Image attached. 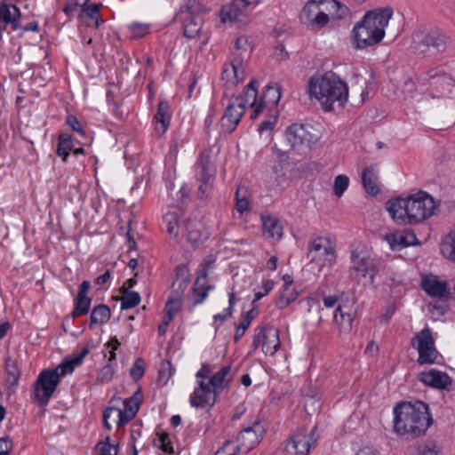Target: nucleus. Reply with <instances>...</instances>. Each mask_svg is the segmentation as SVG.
<instances>
[{"mask_svg": "<svg viewBox=\"0 0 455 455\" xmlns=\"http://www.w3.org/2000/svg\"><path fill=\"white\" fill-rule=\"evenodd\" d=\"M316 427L310 431L306 427L297 428L290 436L285 448L284 455H308L310 449L317 441L315 436Z\"/></svg>", "mask_w": 455, "mask_h": 455, "instance_id": "9b49d317", "label": "nucleus"}, {"mask_svg": "<svg viewBox=\"0 0 455 455\" xmlns=\"http://www.w3.org/2000/svg\"><path fill=\"white\" fill-rule=\"evenodd\" d=\"M281 95V89L276 84H267L251 115V118L255 119L259 115L276 111Z\"/></svg>", "mask_w": 455, "mask_h": 455, "instance_id": "2eb2a0df", "label": "nucleus"}, {"mask_svg": "<svg viewBox=\"0 0 455 455\" xmlns=\"http://www.w3.org/2000/svg\"><path fill=\"white\" fill-rule=\"evenodd\" d=\"M418 379L425 386L447 390L452 384V379L443 371L436 369H430L419 373Z\"/></svg>", "mask_w": 455, "mask_h": 455, "instance_id": "6ab92c4d", "label": "nucleus"}, {"mask_svg": "<svg viewBox=\"0 0 455 455\" xmlns=\"http://www.w3.org/2000/svg\"><path fill=\"white\" fill-rule=\"evenodd\" d=\"M310 99L320 101L325 111L333 110L334 103L344 107L348 99L347 84L333 71H327L321 76H313L307 85Z\"/></svg>", "mask_w": 455, "mask_h": 455, "instance_id": "7ed1b4c3", "label": "nucleus"}, {"mask_svg": "<svg viewBox=\"0 0 455 455\" xmlns=\"http://www.w3.org/2000/svg\"><path fill=\"white\" fill-rule=\"evenodd\" d=\"M411 49L415 54L436 60L448 56L452 49V38L437 28L417 31L412 36Z\"/></svg>", "mask_w": 455, "mask_h": 455, "instance_id": "39448f33", "label": "nucleus"}, {"mask_svg": "<svg viewBox=\"0 0 455 455\" xmlns=\"http://www.w3.org/2000/svg\"><path fill=\"white\" fill-rule=\"evenodd\" d=\"M102 7V4H92L84 9H82V12L90 19L97 18L98 15H100V9Z\"/></svg>", "mask_w": 455, "mask_h": 455, "instance_id": "69168bd1", "label": "nucleus"}, {"mask_svg": "<svg viewBox=\"0 0 455 455\" xmlns=\"http://www.w3.org/2000/svg\"><path fill=\"white\" fill-rule=\"evenodd\" d=\"M20 16V10L15 4H8L4 1L0 3V20L10 22L13 17Z\"/></svg>", "mask_w": 455, "mask_h": 455, "instance_id": "49530a36", "label": "nucleus"}, {"mask_svg": "<svg viewBox=\"0 0 455 455\" xmlns=\"http://www.w3.org/2000/svg\"><path fill=\"white\" fill-rule=\"evenodd\" d=\"M230 371V364L224 365L206 381L212 387L215 395H220L225 388L228 387L229 380L227 379V376Z\"/></svg>", "mask_w": 455, "mask_h": 455, "instance_id": "7c9ffc66", "label": "nucleus"}, {"mask_svg": "<svg viewBox=\"0 0 455 455\" xmlns=\"http://www.w3.org/2000/svg\"><path fill=\"white\" fill-rule=\"evenodd\" d=\"M235 49L234 52H236L241 56L242 53H239V51L251 52L252 50L251 38L247 36H240L236 38L235 42Z\"/></svg>", "mask_w": 455, "mask_h": 455, "instance_id": "6e6d98bb", "label": "nucleus"}, {"mask_svg": "<svg viewBox=\"0 0 455 455\" xmlns=\"http://www.w3.org/2000/svg\"><path fill=\"white\" fill-rule=\"evenodd\" d=\"M244 113V106L233 100L230 101L220 120V132L221 134H231L236 129Z\"/></svg>", "mask_w": 455, "mask_h": 455, "instance_id": "dca6fc26", "label": "nucleus"}, {"mask_svg": "<svg viewBox=\"0 0 455 455\" xmlns=\"http://www.w3.org/2000/svg\"><path fill=\"white\" fill-rule=\"evenodd\" d=\"M257 333L254 334L252 343H251V353H254L260 345H262V341L268 338L267 328L265 326H259L257 328Z\"/></svg>", "mask_w": 455, "mask_h": 455, "instance_id": "13d9d810", "label": "nucleus"}, {"mask_svg": "<svg viewBox=\"0 0 455 455\" xmlns=\"http://www.w3.org/2000/svg\"><path fill=\"white\" fill-rule=\"evenodd\" d=\"M258 85L259 83L256 79H251L250 83L244 87L243 92L240 97L235 98L234 102H238L244 106V110L248 107L255 108L258 104Z\"/></svg>", "mask_w": 455, "mask_h": 455, "instance_id": "c756f323", "label": "nucleus"}, {"mask_svg": "<svg viewBox=\"0 0 455 455\" xmlns=\"http://www.w3.org/2000/svg\"><path fill=\"white\" fill-rule=\"evenodd\" d=\"M320 3L315 0H309L299 13V20L302 23L309 24L317 12H319Z\"/></svg>", "mask_w": 455, "mask_h": 455, "instance_id": "79ce46f5", "label": "nucleus"}, {"mask_svg": "<svg viewBox=\"0 0 455 455\" xmlns=\"http://www.w3.org/2000/svg\"><path fill=\"white\" fill-rule=\"evenodd\" d=\"M263 235L266 238L280 240L283 234L281 221L272 215H261Z\"/></svg>", "mask_w": 455, "mask_h": 455, "instance_id": "cd10ccee", "label": "nucleus"}, {"mask_svg": "<svg viewBox=\"0 0 455 455\" xmlns=\"http://www.w3.org/2000/svg\"><path fill=\"white\" fill-rule=\"evenodd\" d=\"M268 338L262 341L265 355H273L280 348L279 331L274 328L267 330Z\"/></svg>", "mask_w": 455, "mask_h": 455, "instance_id": "e433bc0d", "label": "nucleus"}, {"mask_svg": "<svg viewBox=\"0 0 455 455\" xmlns=\"http://www.w3.org/2000/svg\"><path fill=\"white\" fill-rule=\"evenodd\" d=\"M268 114L270 115V118L263 121L258 127V132L260 134H263L266 132L273 131L277 123V111Z\"/></svg>", "mask_w": 455, "mask_h": 455, "instance_id": "bf43d9fd", "label": "nucleus"}, {"mask_svg": "<svg viewBox=\"0 0 455 455\" xmlns=\"http://www.w3.org/2000/svg\"><path fill=\"white\" fill-rule=\"evenodd\" d=\"M159 441L161 443V449L163 451L167 453L173 452V447L167 433H162L159 436Z\"/></svg>", "mask_w": 455, "mask_h": 455, "instance_id": "774afa93", "label": "nucleus"}, {"mask_svg": "<svg viewBox=\"0 0 455 455\" xmlns=\"http://www.w3.org/2000/svg\"><path fill=\"white\" fill-rule=\"evenodd\" d=\"M411 345L418 351L417 363L419 365L439 363L438 359L442 356L435 347L432 331L428 327L419 331L411 339Z\"/></svg>", "mask_w": 455, "mask_h": 455, "instance_id": "0eeeda50", "label": "nucleus"}, {"mask_svg": "<svg viewBox=\"0 0 455 455\" xmlns=\"http://www.w3.org/2000/svg\"><path fill=\"white\" fill-rule=\"evenodd\" d=\"M349 185V179L346 175H338L334 180V192L337 196H341Z\"/></svg>", "mask_w": 455, "mask_h": 455, "instance_id": "4d7b16f0", "label": "nucleus"}, {"mask_svg": "<svg viewBox=\"0 0 455 455\" xmlns=\"http://www.w3.org/2000/svg\"><path fill=\"white\" fill-rule=\"evenodd\" d=\"M97 448L100 449V455H117L118 453V443H111L108 435L104 441H100L97 443Z\"/></svg>", "mask_w": 455, "mask_h": 455, "instance_id": "3c124183", "label": "nucleus"}, {"mask_svg": "<svg viewBox=\"0 0 455 455\" xmlns=\"http://www.w3.org/2000/svg\"><path fill=\"white\" fill-rule=\"evenodd\" d=\"M196 198L206 204L212 197L214 189V180L199 181Z\"/></svg>", "mask_w": 455, "mask_h": 455, "instance_id": "de8ad7c7", "label": "nucleus"}, {"mask_svg": "<svg viewBox=\"0 0 455 455\" xmlns=\"http://www.w3.org/2000/svg\"><path fill=\"white\" fill-rule=\"evenodd\" d=\"M187 241L192 246H198L206 241L209 237L208 232L204 229L202 222L188 219L186 222Z\"/></svg>", "mask_w": 455, "mask_h": 455, "instance_id": "a878e982", "label": "nucleus"}, {"mask_svg": "<svg viewBox=\"0 0 455 455\" xmlns=\"http://www.w3.org/2000/svg\"><path fill=\"white\" fill-rule=\"evenodd\" d=\"M12 450V439L8 436L0 438V455H10Z\"/></svg>", "mask_w": 455, "mask_h": 455, "instance_id": "338daca9", "label": "nucleus"}, {"mask_svg": "<svg viewBox=\"0 0 455 455\" xmlns=\"http://www.w3.org/2000/svg\"><path fill=\"white\" fill-rule=\"evenodd\" d=\"M274 286H275V283L272 280H270V279L263 280L262 281V291H259L254 293V301H258V300L261 299L264 296L268 294L274 289Z\"/></svg>", "mask_w": 455, "mask_h": 455, "instance_id": "e2e57ef3", "label": "nucleus"}, {"mask_svg": "<svg viewBox=\"0 0 455 455\" xmlns=\"http://www.w3.org/2000/svg\"><path fill=\"white\" fill-rule=\"evenodd\" d=\"M74 144L72 136L67 132H62L58 138L56 154L61 157L64 163L68 162L69 153L73 150Z\"/></svg>", "mask_w": 455, "mask_h": 455, "instance_id": "f704fd0d", "label": "nucleus"}, {"mask_svg": "<svg viewBox=\"0 0 455 455\" xmlns=\"http://www.w3.org/2000/svg\"><path fill=\"white\" fill-rule=\"evenodd\" d=\"M142 401V394L139 389L132 396L124 401V411H128L132 416H136L140 410V406Z\"/></svg>", "mask_w": 455, "mask_h": 455, "instance_id": "a18cd8bd", "label": "nucleus"}, {"mask_svg": "<svg viewBox=\"0 0 455 455\" xmlns=\"http://www.w3.org/2000/svg\"><path fill=\"white\" fill-rule=\"evenodd\" d=\"M109 415H115L117 418L116 421L117 427L124 426L135 417L132 416L130 413H128V411L124 410H121L116 407H108L103 411V425L108 430L112 428L111 424L109 423Z\"/></svg>", "mask_w": 455, "mask_h": 455, "instance_id": "2f4dec72", "label": "nucleus"}, {"mask_svg": "<svg viewBox=\"0 0 455 455\" xmlns=\"http://www.w3.org/2000/svg\"><path fill=\"white\" fill-rule=\"evenodd\" d=\"M116 371V365L106 363L97 374V380L100 383H108L112 380Z\"/></svg>", "mask_w": 455, "mask_h": 455, "instance_id": "603ef678", "label": "nucleus"}, {"mask_svg": "<svg viewBox=\"0 0 455 455\" xmlns=\"http://www.w3.org/2000/svg\"><path fill=\"white\" fill-rule=\"evenodd\" d=\"M329 22V16L323 12H317L308 25L315 28H323Z\"/></svg>", "mask_w": 455, "mask_h": 455, "instance_id": "0e129e2a", "label": "nucleus"}, {"mask_svg": "<svg viewBox=\"0 0 455 455\" xmlns=\"http://www.w3.org/2000/svg\"><path fill=\"white\" fill-rule=\"evenodd\" d=\"M190 283V273L188 265L180 264L174 268V279L166 306H175L174 312L180 307V301Z\"/></svg>", "mask_w": 455, "mask_h": 455, "instance_id": "ddd939ff", "label": "nucleus"}, {"mask_svg": "<svg viewBox=\"0 0 455 455\" xmlns=\"http://www.w3.org/2000/svg\"><path fill=\"white\" fill-rule=\"evenodd\" d=\"M208 276L207 270L204 269L201 275L196 278L194 286L192 287L191 293L193 297L192 304L193 306H197L202 304L205 299L208 297V294L206 293V291L202 290V287H197L199 284L200 279L204 278L206 279Z\"/></svg>", "mask_w": 455, "mask_h": 455, "instance_id": "c03bdc74", "label": "nucleus"}, {"mask_svg": "<svg viewBox=\"0 0 455 455\" xmlns=\"http://www.w3.org/2000/svg\"><path fill=\"white\" fill-rule=\"evenodd\" d=\"M175 370L172 367V363L168 360H164L162 362L160 369L158 371L157 380L162 385H167L169 379L173 375Z\"/></svg>", "mask_w": 455, "mask_h": 455, "instance_id": "09e8293b", "label": "nucleus"}, {"mask_svg": "<svg viewBox=\"0 0 455 455\" xmlns=\"http://www.w3.org/2000/svg\"><path fill=\"white\" fill-rule=\"evenodd\" d=\"M163 225L166 232L176 238L179 235V216L174 212H169L163 217Z\"/></svg>", "mask_w": 455, "mask_h": 455, "instance_id": "a19ab883", "label": "nucleus"}, {"mask_svg": "<svg viewBox=\"0 0 455 455\" xmlns=\"http://www.w3.org/2000/svg\"><path fill=\"white\" fill-rule=\"evenodd\" d=\"M4 369L7 373V383L11 387L18 386L21 375L20 367L17 360L7 357L4 362Z\"/></svg>", "mask_w": 455, "mask_h": 455, "instance_id": "c9c22d12", "label": "nucleus"}, {"mask_svg": "<svg viewBox=\"0 0 455 455\" xmlns=\"http://www.w3.org/2000/svg\"><path fill=\"white\" fill-rule=\"evenodd\" d=\"M426 90L430 92L434 98H440L451 92L454 86L452 76L447 73L441 66L427 69L419 77Z\"/></svg>", "mask_w": 455, "mask_h": 455, "instance_id": "423d86ee", "label": "nucleus"}, {"mask_svg": "<svg viewBox=\"0 0 455 455\" xmlns=\"http://www.w3.org/2000/svg\"><path fill=\"white\" fill-rule=\"evenodd\" d=\"M245 78V66L242 56L232 52L230 60L222 68L221 79L229 87L236 86Z\"/></svg>", "mask_w": 455, "mask_h": 455, "instance_id": "4468645a", "label": "nucleus"}, {"mask_svg": "<svg viewBox=\"0 0 455 455\" xmlns=\"http://www.w3.org/2000/svg\"><path fill=\"white\" fill-rule=\"evenodd\" d=\"M60 381L59 375L52 370L42 371L33 384L31 399L36 401L40 406H46Z\"/></svg>", "mask_w": 455, "mask_h": 455, "instance_id": "6e6552de", "label": "nucleus"}, {"mask_svg": "<svg viewBox=\"0 0 455 455\" xmlns=\"http://www.w3.org/2000/svg\"><path fill=\"white\" fill-rule=\"evenodd\" d=\"M172 113L170 105L167 100H160L157 105L156 113L154 116L153 123L155 124V131L159 135H164L171 124Z\"/></svg>", "mask_w": 455, "mask_h": 455, "instance_id": "393cba45", "label": "nucleus"}, {"mask_svg": "<svg viewBox=\"0 0 455 455\" xmlns=\"http://www.w3.org/2000/svg\"><path fill=\"white\" fill-rule=\"evenodd\" d=\"M195 177L197 181L214 180L215 169L211 162L208 150L201 152L195 164Z\"/></svg>", "mask_w": 455, "mask_h": 455, "instance_id": "5701e85b", "label": "nucleus"}, {"mask_svg": "<svg viewBox=\"0 0 455 455\" xmlns=\"http://www.w3.org/2000/svg\"><path fill=\"white\" fill-rule=\"evenodd\" d=\"M219 395H215L212 387L204 380H197V386L189 397V403L194 408L212 407Z\"/></svg>", "mask_w": 455, "mask_h": 455, "instance_id": "f3484780", "label": "nucleus"}, {"mask_svg": "<svg viewBox=\"0 0 455 455\" xmlns=\"http://www.w3.org/2000/svg\"><path fill=\"white\" fill-rule=\"evenodd\" d=\"M435 201L427 192L419 191L405 198L395 197L386 203V209L397 225H416L434 214Z\"/></svg>", "mask_w": 455, "mask_h": 455, "instance_id": "f257e3e1", "label": "nucleus"}, {"mask_svg": "<svg viewBox=\"0 0 455 455\" xmlns=\"http://www.w3.org/2000/svg\"><path fill=\"white\" fill-rule=\"evenodd\" d=\"M88 347L82 348L80 353L73 358H66L55 369H52L59 375V379L68 374H72L75 368L81 365L84 359L89 355Z\"/></svg>", "mask_w": 455, "mask_h": 455, "instance_id": "bb28decb", "label": "nucleus"}, {"mask_svg": "<svg viewBox=\"0 0 455 455\" xmlns=\"http://www.w3.org/2000/svg\"><path fill=\"white\" fill-rule=\"evenodd\" d=\"M307 257L320 267L332 266L336 262L335 243L329 237L317 236L309 243Z\"/></svg>", "mask_w": 455, "mask_h": 455, "instance_id": "1a4fd4ad", "label": "nucleus"}, {"mask_svg": "<svg viewBox=\"0 0 455 455\" xmlns=\"http://www.w3.org/2000/svg\"><path fill=\"white\" fill-rule=\"evenodd\" d=\"M185 8L186 10H181L180 12L183 24V36L188 39H192L196 37L202 29V18L193 14L188 5H186Z\"/></svg>", "mask_w": 455, "mask_h": 455, "instance_id": "b1692460", "label": "nucleus"}, {"mask_svg": "<svg viewBox=\"0 0 455 455\" xmlns=\"http://www.w3.org/2000/svg\"><path fill=\"white\" fill-rule=\"evenodd\" d=\"M307 135L305 126L299 124H292L285 131V139L292 149L302 146L307 140Z\"/></svg>", "mask_w": 455, "mask_h": 455, "instance_id": "c85d7f7f", "label": "nucleus"}, {"mask_svg": "<svg viewBox=\"0 0 455 455\" xmlns=\"http://www.w3.org/2000/svg\"><path fill=\"white\" fill-rule=\"evenodd\" d=\"M394 430L401 435L417 438L432 424L428 405L422 401L401 402L394 408Z\"/></svg>", "mask_w": 455, "mask_h": 455, "instance_id": "f03ea898", "label": "nucleus"}, {"mask_svg": "<svg viewBox=\"0 0 455 455\" xmlns=\"http://www.w3.org/2000/svg\"><path fill=\"white\" fill-rule=\"evenodd\" d=\"M266 432V427L259 417L248 422L236 437L235 450L246 453L258 445Z\"/></svg>", "mask_w": 455, "mask_h": 455, "instance_id": "9d476101", "label": "nucleus"}, {"mask_svg": "<svg viewBox=\"0 0 455 455\" xmlns=\"http://www.w3.org/2000/svg\"><path fill=\"white\" fill-rule=\"evenodd\" d=\"M65 124L74 132H76L81 137L86 136L83 125L74 115H68Z\"/></svg>", "mask_w": 455, "mask_h": 455, "instance_id": "052dcab7", "label": "nucleus"}, {"mask_svg": "<svg viewBox=\"0 0 455 455\" xmlns=\"http://www.w3.org/2000/svg\"><path fill=\"white\" fill-rule=\"evenodd\" d=\"M145 373V361L142 358L136 359L130 369V375L133 380H140Z\"/></svg>", "mask_w": 455, "mask_h": 455, "instance_id": "5fc2aeb1", "label": "nucleus"}, {"mask_svg": "<svg viewBox=\"0 0 455 455\" xmlns=\"http://www.w3.org/2000/svg\"><path fill=\"white\" fill-rule=\"evenodd\" d=\"M362 182L369 195L376 196L379 192L377 171L373 166L365 167L362 173Z\"/></svg>", "mask_w": 455, "mask_h": 455, "instance_id": "473e14b6", "label": "nucleus"}, {"mask_svg": "<svg viewBox=\"0 0 455 455\" xmlns=\"http://www.w3.org/2000/svg\"><path fill=\"white\" fill-rule=\"evenodd\" d=\"M350 259L353 263L352 269L365 279L367 283L373 284L379 270V261L365 251H359L357 248L351 250Z\"/></svg>", "mask_w": 455, "mask_h": 455, "instance_id": "f8f14e48", "label": "nucleus"}, {"mask_svg": "<svg viewBox=\"0 0 455 455\" xmlns=\"http://www.w3.org/2000/svg\"><path fill=\"white\" fill-rule=\"evenodd\" d=\"M354 315L347 305L339 304L333 313V323L339 335L347 334L353 329Z\"/></svg>", "mask_w": 455, "mask_h": 455, "instance_id": "4be33fe9", "label": "nucleus"}, {"mask_svg": "<svg viewBox=\"0 0 455 455\" xmlns=\"http://www.w3.org/2000/svg\"><path fill=\"white\" fill-rule=\"evenodd\" d=\"M385 238L393 251L419 243L415 233L411 228H404L402 232L387 234Z\"/></svg>", "mask_w": 455, "mask_h": 455, "instance_id": "412c9836", "label": "nucleus"}, {"mask_svg": "<svg viewBox=\"0 0 455 455\" xmlns=\"http://www.w3.org/2000/svg\"><path fill=\"white\" fill-rule=\"evenodd\" d=\"M299 296V291L293 287H283V290L275 301V306L279 309L286 308L291 302L295 301Z\"/></svg>", "mask_w": 455, "mask_h": 455, "instance_id": "58836bf2", "label": "nucleus"}, {"mask_svg": "<svg viewBox=\"0 0 455 455\" xmlns=\"http://www.w3.org/2000/svg\"><path fill=\"white\" fill-rule=\"evenodd\" d=\"M393 15L390 7L375 9L365 13L352 30V40L356 49H365L381 42L385 28Z\"/></svg>", "mask_w": 455, "mask_h": 455, "instance_id": "20e7f679", "label": "nucleus"}, {"mask_svg": "<svg viewBox=\"0 0 455 455\" xmlns=\"http://www.w3.org/2000/svg\"><path fill=\"white\" fill-rule=\"evenodd\" d=\"M111 317V311L108 306L100 304L95 306L90 315L89 326L91 329L96 324H103L108 322Z\"/></svg>", "mask_w": 455, "mask_h": 455, "instance_id": "72a5a7b5", "label": "nucleus"}, {"mask_svg": "<svg viewBox=\"0 0 455 455\" xmlns=\"http://www.w3.org/2000/svg\"><path fill=\"white\" fill-rule=\"evenodd\" d=\"M166 307H169V309H168L167 313L164 315L162 323L159 324L158 329H157L159 336L165 335L170 323L172 321L174 315L177 313V312H174L175 306H166Z\"/></svg>", "mask_w": 455, "mask_h": 455, "instance_id": "864d4df0", "label": "nucleus"}, {"mask_svg": "<svg viewBox=\"0 0 455 455\" xmlns=\"http://www.w3.org/2000/svg\"><path fill=\"white\" fill-rule=\"evenodd\" d=\"M249 14L244 6L238 4L236 0H232L230 3L224 4L220 12V20L222 23L235 24L243 22Z\"/></svg>", "mask_w": 455, "mask_h": 455, "instance_id": "aec40b11", "label": "nucleus"}, {"mask_svg": "<svg viewBox=\"0 0 455 455\" xmlns=\"http://www.w3.org/2000/svg\"><path fill=\"white\" fill-rule=\"evenodd\" d=\"M132 39H140L149 33V25L147 23L133 22L128 26Z\"/></svg>", "mask_w": 455, "mask_h": 455, "instance_id": "8fccbe9b", "label": "nucleus"}, {"mask_svg": "<svg viewBox=\"0 0 455 455\" xmlns=\"http://www.w3.org/2000/svg\"><path fill=\"white\" fill-rule=\"evenodd\" d=\"M124 291L121 297V309L133 308L140 303V295L136 291H131L123 287Z\"/></svg>", "mask_w": 455, "mask_h": 455, "instance_id": "37998d69", "label": "nucleus"}, {"mask_svg": "<svg viewBox=\"0 0 455 455\" xmlns=\"http://www.w3.org/2000/svg\"><path fill=\"white\" fill-rule=\"evenodd\" d=\"M91 304V297L76 296L74 299V308L71 312V317L75 319L86 315L90 311Z\"/></svg>", "mask_w": 455, "mask_h": 455, "instance_id": "4c0bfd02", "label": "nucleus"}, {"mask_svg": "<svg viewBox=\"0 0 455 455\" xmlns=\"http://www.w3.org/2000/svg\"><path fill=\"white\" fill-rule=\"evenodd\" d=\"M402 91L404 95V99H414L417 95L415 82L412 79H407L403 83Z\"/></svg>", "mask_w": 455, "mask_h": 455, "instance_id": "680f3d73", "label": "nucleus"}, {"mask_svg": "<svg viewBox=\"0 0 455 455\" xmlns=\"http://www.w3.org/2000/svg\"><path fill=\"white\" fill-rule=\"evenodd\" d=\"M420 286L432 298H447L451 294L448 282L440 280L435 275H422Z\"/></svg>", "mask_w": 455, "mask_h": 455, "instance_id": "a211bd4d", "label": "nucleus"}, {"mask_svg": "<svg viewBox=\"0 0 455 455\" xmlns=\"http://www.w3.org/2000/svg\"><path fill=\"white\" fill-rule=\"evenodd\" d=\"M441 252L449 260L455 262V230H452L441 243Z\"/></svg>", "mask_w": 455, "mask_h": 455, "instance_id": "ea45409f", "label": "nucleus"}]
</instances>
